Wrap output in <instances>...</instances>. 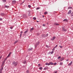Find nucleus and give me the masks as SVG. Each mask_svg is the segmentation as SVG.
<instances>
[{
    "mask_svg": "<svg viewBox=\"0 0 73 73\" xmlns=\"http://www.w3.org/2000/svg\"><path fill=\"white\" fill-rule=\"evenodd\" d=\"M27 73H29V70H27V71H26Z\"/></svg>",
    "mask_w": 73,
    "mask_h": 73,
    "instance_id": "nucleus-38",
    "label": "nucleus"
},
{
    "mask_svg": "<svg viewBox=\"0 0 73 73\" xmlns=\"http://www.w3.org/2000/svg\"><path fill=\"white\" fill-rule=\"evenodd\" d=\"M55 38H56V36H53L52 38L51 39V40H52V41H53L54 40Z\"/></svg>",
    "mask_w": 73,
    "mask_h": 73,
    "instance_id": "nucleus-2",
    "label": "nucleus"
},
{
    "mask_svg": "<svg viewBox=\"0 0 73 73\" xmlns=\"http://www.w3.org/2000/svg\"><path fill=\"white\" fill-rule=\"evenodd\" d=\"M46 47H47V48H50V46L46 45Z\"/></svg>",
    "mask_w": 73,
    "mask_h": 73,
    "instance_id": "nucleus-28",
    "label": "nucleus"
},
{
    "mask_svg": "<svg viewBox=\"0 0 73 73\" xmlns=\"http://www.w3.org/2000/svg\"><path fill=\"white\" fill-rule=\"evenodd\" d=\"M23 16L24 17H27V15L25 14L23 15Z\"/></svg>",
    "mask_w": 73,
    "mask_h": 73,
    "instance_id": "nucleus-22",
    "label": "nucleus"
},
{
    "mask_svg": "<svg viewBox=\"0 0 73 73\" xmlns=\"http://www.w3.org/2000/svg\"><path fill=\"white\" fill-rule=\"evenodd\" d=\"M3 67L0 70V72H2V70H3Z\"/></svg>",
    "mask_w": 73,
    "mask_h": 73,
    "instance_id": "nucleus-23",
    "label": "nucleus"
},
{
    "mask_svg": "<svg viewBox=\"0 0 73 73\" xmlns=\"http://www.w3.org/2000/svg\"><path fill=\"white\" fill-rule=\"evenodd\" d=\"M55 48L54 47L52 49V50L53 51H54V50H55Z\"/></svg>",
    "mask_w": 73,
    "mask_h": 73,
    "instance_id": "nucleus-34",
    "label": "nucleus"
},
{
    "mask_svg": "<svg viewBox=\"0 0 73 73\" xmlns=\"http://www.w3.org/2000/svg\"><path fill=\"white\" fill-rule=\"evenodd\" d=\"M39 69H40V70H42V67H40L39 68Z\"/></svg>",
    "mask_w": 73,
    "mask_h": 73,
    "instance_id": "nucleus-25",
    "label": "nucleus"
},
{
    "mask_svg": "<svg viewBox=\"0 0 73 73\" xmlns=\"http://www.w3.org/2000/svg\"><path fill=\"white\" fill-rule=\"evenodd\" d=\"M22 36V34H20V37L21 38V36Z\"/></svg>",
    "mask_w": 73,
    "mask_h": 73,
    "instance_id": "nucleus-43",
    "label": "nucleus"
},
{
    "mask_svg": "<svg viewBox=\"0 0 73 73\" xmlns=\"http://www.w3.org/2000/svg\"><path fill=\"white\" fill-rule=\"evenodd\" d=\"M42 37H46V36L45 35H42Z\"/></svg>",
    "mask_w": 73,
    "mask_h": 73,
    "instance_id": "nucleus-15",
    "label": "nucleus"
},
{
    "mask_svg": "<svg viewBox=\"0 0 73 73\" xmlns=\"http://www.w3.org/2000/svg\"><path fill=\"white\" fill-rule=\"evenodd\" d=\"M60 24L57 23H55L54 24V25H59Z\"/></svg>",
    "mask_w": 73,
    "mask_h": 73,
    "instance_id": "nucleus-5",
    "label": "nucleus"
},
{
    "mask_svg": "<svg viewBox=\"0 0 73 73\" xmlns=\"http://www.w3.org/2000/svg\"><path fill=\"white\" fill-rule=\"evenodd\" d=\"M42 16L43 17H44V16L42 15Z\"/></svg>",
    "mask_w": 73,
    "mask_h": 73,
    "instance_id": "nucleus-57",
    "label": "nucleus"
},
{
    "mask_svg": "<svg viewBox=\"0 0 73 73\" xmlns=\"http://www.w3.org/2000/svg\"><path fill=\"white\" fill-rule=\"evenodd\" d=\"M2 20H3V19L0 18V21H2Z\"/></svg>",
    "mask_w": 73,
    "mask_h": 73,
    "instance_id": "nucleus-42",
    "label": "nucleus"
},
{
    "mask_svg": "<svg viewBox=\"0 0 73 73\" xmlns=\"http://www.w3.org/2000/svg\"><path fill=\"white\" fill-rule=\"evenodd\" d=\"M71 16H73V11L71 14Z\"/></svg>",
    "mask_w": 73,
    "mask_h": 73,
    "instance_id": "nucleus-26",
    "label": "nucleus"
},
{
    "mask_svg": "<svg viewBox=\"0 0 73 73\" xmlns=\"http://www.w3.org/2000/svg\"><path fill=\"white\" fill-rule=\"evenodd\" d=\"M64 58H62L60 60V61H62L64 60Z\"/></svg>",
    "mask_w": 73,
    "mask_h": 73,
    "instance_id": "nucleus-12",
    "label": "nucleus"
},
{
    "mask_svg": "<svg viewBox=\"0 0 73 73\" xmlns=\"http://www.w3.org/2000/svg\"><path fill=\"white\" fill-rule=\"evenodd\" d=\"M56 64H57V63H54V64L53 63V65H56Z\"/></svg>",
    "mask_w": 73,
    "mask_h": 73,
    "instance_id": "nucleus-30",
    "label": "nucleus"
},
{
    "mask_svg": "<svg viewBox=\"0 0 73 73\" xmlns=\"http://www.w3.org/2000/svg\"><path fill=\"white\" fill-rule=\"evenodd\" d=\"M57 72L56 71L55 72V73H57Z\"/></svg>",
    "mask_w": 73,
    "mask_h": 73,
    "instance_id": "nucleus-54",
    "label": "nucleus"
},
{
    "mask_svg": "<svg viewBox=\"0 0 73 73\" xmlns=\"http://www.w3.org/2000/svg\"><path fill=\"white\" fill-rule=\"evenodd\" d=\"M62 29L63 31H64V32H66V31H67V30H66V29H65V28H64V27H62Z\"/></svg>",
    "mask_w": 73,
    "mask_h": 73,
    "instance_id": "nucleus-3",
    "label": "nucleus"
},
{
    "mask_svg": "<svg viewBox=\"0 0 73 73\" xmlns=\"http://www.w3.org/2000/svg\"><path fill=\"white\" fill-rule=\"evenodd\" d=\"M38 65V66H40V64H39Z\"/></svg>",
    "mask_w": 73,
    "mask_h": 73,
    "instance_id": "nucleus-55",
    "label": "nucleus"
},
{
    "mask_svg": "<svg viewBox=\"0 0 73 73\" xmlns=\"http://www.w3.org/2000/svg\"><path fill=\"white\" fill-rule=\"evenodd\" d=\"M46 69H48V68H44V70H46Z\"/></svg>",
    "mask_w": 73,
    "mask_h": 73,
    "instance_id": "nucleus-35",
    "label": "nucleus"
},
{
    "mask_svg": "<svg viewBox=\"0 0 73 73\" xmlns=\"http://www.w3.org/2000/svg\"><path fill=\"white\" fill-rule=\"evenodd\" d=\"M66 61H69V60H68V59H67V60H66Z\"/></svg>",
    "mask_w": 73,
    "mask_h": 73,
    "instance_id": "nucleus-52",
    "label": "nucleus"
},
{
    "mask_svg": "<svg viewBox=\"0 0 73 73\" xmlns=\"http://www.w3.org/2000/svg\"><path fill=\"white\" fill-rule=\"evenodd\" d=\"M48 12H47V11H46L44 13V15H47V14H48Z\"/></svg>",
    "mask_w": 73,
    "mask_h": 73,
    "instance_id": "nucleus-20",
    "label": "nucleus"
},
{
    "mask_svg": "<svg viewBox=\"0 0 73 73\" xmlns=\"http://www.w3.org/2000/svg\"><path fill=\"white\" fill-rule=\"evenodd\" d=\"M60 58H61V56H59L58 58V59H60Z\"/></svg>",
    "mask_w": 73,
    "mask_h": 73,
    "instance_id": "nucleus-40",
    "label": "nucleus"
},
{
    "mask_svg": "<svg viewBox=\"0 0 73 73\" xmlns=\"http://www.w3.org/2000/svg\"><path fill=\"white\" fill-rule=\"evenodd\" d=\"M68 9H72V7H69L68 8Z\"/></svg>",
    "mask_w": 73,
    "mask_h": 73,
    "instance_id": "nucleus-36",
    "label": "nucleus"
},
{
    "mask_svg": "<svg viewBox=\"0 0 73 73\" xmlns=\"http://www.w3.org/2000/svg\"><path fill=\"white\" fill-rule=\"evenodd\" d=\"M1 16H4V13H1Z\"/></svg>",
    "mask_w": 73,
    "mask_h": 73,
    "instance_id": "nucleus-21",
    "label": "nucleus"
},
{
    "mask_svg": "<svg viewBox=\"0 0 73 73\" xmlns=\"http://www.w3.org/2000/svg\"><path fill=\"white\" fill-rule=\"evenodd\" d=\"M5 63V62H3V63L2 64V65H3Z\"/></svg>",
    "mask_w": 73,
    "mask_h": 73,
    "instance_id": "nucleus-41",
    "label": "nucleus"
},
{
    "mask_svg": "<svg viewBox=\"0 0 73 73\" xmlns=\"http://www.w3.org/2000/svg\"><path fill=\"white\" fill-rule=\"evenodd\" d=\"M59 65H62V63L60 62Z\"/></svg>",
    "mask_w": 73,
    "mask_h": 73,
    "instance_id": "nucleus-31",
    "label": "nucleus"
},
{
    "mask_svg": "<svg viewBox=\"0 0 73 73\" xmlns=\"http://www.w3.org/2000/svg\"><path fill=\"white\" fill-rule=\"evenodd\" d=\"M43 27H45V25L44 24H43Z\"/></svg>",
    "mask_w": 73,
    "mask_h": 73,
    "instance_id": "nucleus-47",
    "label": "nucleus"
},
{
    "mask_svg": "<svg viewBox=\"0 0 73 73\" xmlns=\"http://www.w3.org/2000/svg\"><path fill=\"white\" fill-rule=\"evenodd\" d=\"M24 3V1L22 3V4Z\"/></svg>",
    "mask_w": 73,
    "mask_h": 73,
    "instance_id": "nucleus-53",
    "label": "nucleus"
},
{
    "mask_svg": "<svg viewBox=\"0 0 73 73\" xmlns=\"http://www.w3.org/2000/svg\"><path fill=\"white\" fill-rule=\"evenodd\" d=\"M0 73H2V71H0Z\"/></svg>",
    "mask_w": 73,
    "mask_h": 73,
    "instance_id": "nucleus-56",
    "label": "nucleus"
},
{
    "mask_svg": "<svg viewBox=\"0 0 73 73\" xmlns=\"http://www.w3.org/2000/svg\"><path fill=\"white\" fill-rule=\"evenodd\" d=\"M40 9V8L39 7H38L36 8V9H37V10L38 9Z\"/></svg>",
    "mask_w": 73,
    "mask_h": 73,
    "instance_id": "nucleus-45",
    "label": "nucleus"
},
{
    "mask_svg": "<svg viewBox=\"0 0 73 73\" xmlns=\"http://www.w3.org/2000/svg\"><path fill=\"white\" fill-rule=\"evenodd\" d=\"M33 29H34V28H31L30 30L31 31H33Z\"/></svg>",
    "mask_w": 73,
    "mask_h": 73,
    "instance_id": "nucleus-32",
    "label": "nucleus"
},
{
    "mask_svg": "<svg viewBox=\"0 0 73 73\" xmlns=\"http://www.w3.org/2000/svg\"><path fill=\"white\" fill-rule=\"evenodd\" d=\"M57 45H56V46L54 47V48H56V47H57Z\"/></svg>",
    "mask_w": 73,
    "mask_h": 73,
    "instance_id": "nucleus-49",
    "label": "nucleus"
},
{
    "mask_svg": "<svg viewBox=\"0 0 73 73\" xmlns=\"http://www.w3.org/2000/svg\"><path fill=\"white\" fill-rule=\"evenodd\" d=\"M6 1L7 0H3V2H4V3H5V2H6Z\"/></svg>",
    "mask_w": 73,
    "mask_h": 73,
    "instance_id": "nucleus-29",
    "label": "nucleus"
},
{
    "mask_svg": "<svg viewBox=\"0 0 73 73\" xmlns=\"http://www.w3.org/2000/svg\"><path fill=\"white\" fill-rule=\"evenodd\" d=\"M18 42V40L15 41L14 42V44H16V43H17V42Z\"/></svg>",
    "mask_w": 73,
    "mask_h": 73,
    "instance_id": "nucleus-27",
    "label": "nucleus"
},
{
    "mask_svg": "<svg viewBox=\"0 0 73 73\" xmlns=\"http://www.w3.org/2000/svg\"><path fill=\"white\" fill-rule=\"evenodd\" d=\"M16 3V1H12V3H13V4H15Z\"/></svg>",
    "mask_w": 73,
    "mask_h": 73,
    "instance_id": "nucleus-11",
    "label": "nucleus"
},
{
    "mask_svg": "<svg viewBox=\"0 0 73 73\" xmlns=\"http://www.w3.org/2000/svg\"><path fill=\"white\" fill-rule=\"evenodd\" d=\"M71 29H72V30H73V27H71Z\"/></svg>",
    "mask_w": 73,
    "mask_h": 73,
    "instance_id": "nucleus-44",
    "label": "nucleus"
},
{
    "mask_svg": "<svg viewBox=\"0 0 73 73\" xmlns=\"http://www.w3.org/2000/svg\"><path fill=\"white\" fill-rule=\"evenodd\" d=\"M21 34H22V33H23V31H21Z\"/></svg>",
    "mask_w": 73,
    "mask_h": 73,
    "instance_id": "nucleus-51",
    "label": "nucleus"
},
{
    "mask_svg": "<svg viewBox=\"0 0 73 73\" xmlns=\"http://www.w3.org/2000/svg\"><path fill=\"white\" fill-rule=\"evenodd\" d=\"M28 7L29 8H31V6L30 5H28Z\"/></svg>",
    "mask_w": 73,
    "mask_h": 73,
    "instance_id": "nucleus-24",
    "label": "nucleus"
},
{
    "mask_svg": "<svg viewBox=\"0 0 73 73\" xmlns=\"http://www.w3.org/2000/svg\"><path fill=\"white\" fill-rule=\"evenodd\" d=\"M46 65H47L48 66H49V65H50V63H46Z\"/></svg>",
    "mask_w": 73,
    "mask_h": 73,
    "instance_id": "nucleus-13",
    "label": "nucleus"
},
{
    "mask_svg": "<svg viewBox=\"0 0 73 73\" xmlns=\"http://www.w3.org/2000/svg\"><path fill=\"white\" fill-rule=\"evenodd\" d=\"M63 21H66V22H68V20L66 19H65Z\"/></svg>",
    "mask_w": 73,
    "mask_h": 73,
    "instance_id": "nucleus-16",
    "label": "nucleus"
},
{
    "mask_svg": "<svg viewBox=\"0 0 73 73\" xmlns=\"http://www.w3.org/2000/svg\"><path fill=\"white\" fill-rule=\"evenodd\" d=\"M39 44H40V42H38L36 44V46H37V45H39Z\"/></svg>",
    "mask_w": 73,
    "mask_h": 73,
    "instance_id": "nucleus-8",
    "label": "nucleus"
},
{
    "mask_svg": "<svg viewBox=\"0 0 73 73\" xmlns=\"http://www.w3.org/2000/svg\"><path fill=\"white\" fill-rule=\"evenodd\" d=\"M54 53V51H53L50 52V53H51V54H53Z\"/></svg>",
    "mask_w": 73,
    "mask_h": 73,
    "instance_id": "nucleus-18",
    "label": "nucleus"
},
{
    "mask_svg": "<svg viewBox=\"0 0 73 73\" xmlns=\"http://www.w3.org/2000/svg\"><path fill=\"white\" fill-rule=\"evenodd\" d=\"M2 58V56H1L0 57V59H1V58Z\"/></svg>",
    "mask_w": 73,
    "mask_h": 73,
    "instance_id": "nucleus-50",
    "label": "nucleus"
},
{
    "mask_svg": "<svg viewBox=\"0 0 73 73\" xmlns=\"http://www.w3.org/2000/svg\"><path fill=\"white\" fill-rule=\"evenodd\" d=\"M7 58H8V57H7V58H5V59L4 60L3 62H5V61H6V60H7Z\"/></svg>",
    "mask_w": 73,
    "mask_h": 73,
    "instance_id": "nucleus-19",
    "label": "nucleus"
},
{
    "mask_svg": "<svg viewBox=\"0 0 73 73\" xmlns=\"http://www.w3.org/2000/svg\"><path fill=\"white\" fill-rule=\"evenodd\" d=\"M49 64H50V65H53V63L51 62H49Z\"/></svg>",
    "mask_w": 73,
    "mask_h": 73,
    "instance_id": "nucleus-6",
    "label": "nucleus"
},
{
    "mask_svg": "<svg viewBox=\"0 0 73 73\" xmlns=\"http://www.w3.org/2000/svg\"><path fill=\"white\" fill-rule=\"evenodd\" d=\"M13 29V27H10V29Z\"/></svg>",
    "mask_w": 73,
    "mask_h": 73,
    "instance_id": "nucleus-48",
    "label": "nucleus"
},
{
    "mask_svg": "<svg viewBox=\"0 0 73 73\" xmlns=\"http://www.w3.org/2000/svg\"><path fill=\"white\" fill-rule=\"evenodd\" d=\"M72 63H73V62L71 61L70 63L68 64V66H70V65L72 64Z\"/></svg>",
    "mask_w": 73,
    "mask_h": 73,
    "instance_id": "nucleus-4",
    "label": "nucleus"
},
{
    "mask_svg": "<svg viewBox=\"0 0 73 73\" xmlns=\"http://www.w3.org/2000/svg\"><path fill=\"white\" fill-rule=\"evenodd\" d=\"M18 64V62H17L14 61L13 63L12 64L14 66H16Z\"/></svg>",
    "mask_w": 73,
    "mask_h": 73,
    "instance_id": "nucleus-1",
    "label": "nucleus"
},
{
    "mask_svg": "<svg viewBox=\"0 0 73 73\" xmlns=\"http://www.w3.org/2000/svg\"><path fill=\"white\" fill-rule=\"evenodd\" d=\"M5 8H9V7L8 6H7V5H5Z\"/></svg>",
    "mask_w": 73,
    "mask_h": 73,
    "instance_id": "nucleus-14",
    "label": "nucleus"
},
{
    "mask_svg": "<svg viewBox=\"0 0 73 73\" xmlns=\"http://www.w3.org/2000/svg\"><path fill=\"white\" fill-rule=\"evenodd\" d=\"M59 46L60 48H62V46Z\"/></svg>",
    "mask_w": 73,
    "mask_h": 73,
    "instance_id": "nucleus-46",
    "label": "nucleus"
},
{
    "mask_svg": "<svg viewBox=\"0 0 73 73\" xmlns=\"http://www.w3.org/2000/svg\"><path fill=\"white\" fill-rule=\"evenodd\" d=\"M72 12V11L71 10H70L68 13V14H70Z\"/></svg>",
    "mask_w": 73,
    "mask_h": 73,
    "instance_id": "nucleus-7",
    "label": "nucleus"
},
{
    "mask_svg": "<svg viewBox=\"0 0 73 73\" xmlns=\"http://www.w3.org/2000/svg\"><path fill=\"white\" fill-rule=\"evenodd\" d=\"M33 48H29L28 49V51H31V50H32V49H33Z\"/></svg>",
    "mask_w": 73,
    "mask_h": 73,
    "instance_id": "nucleus-9",
    "label": "nucleus"
},
{
    "mask_svg": "<svg viewBox=\"0 0 73 73\" xmlns=\"http://www.w3.org/2000/svg\"><path fill=\"white\" fill-rule=\"evenodd\" d=\"M11 53H12L10 52L9 54L7 56V57H10L11 54Z\"/></svg>",
    "mask_w": 73,
    "mask_h": 73,
    "instance_id": "nucleus-10",
    "label": "nucleus"
},
{
    "mask_svg": "<svg viewBox=\"0 0 73 73\" xmlns=\"http://www.w3.org/2000/svg\"><path fill=\"white\" fill-rule=\"evenodd\" d=\"M37 22H39V21H37Z\"/></svg>",
    "mask_w": 73,
    "mask_h": 73,
    "instance_id": "nucleus-58",
    "label": "nucleus"
},
{
    "mask_svg": "<svg viewBox=\"0 0 73 73\" xmlns=\"http://www.w3.org/2000/svg\"><path fill=\"white\" fill-rule=\"evenodd\" d=\"M33 19L34 20H36V18L35 17H34L33 18Z\"/></svg>",
    "mask_w": 73,
    "mask_h": 73,
    "instance_id": "nucleus-37",
    "label": "nucleus"
},
{
    "mask_svg": "<svg viewBox=\"0 0 73 73\" xmlns=\"http://www.w3.org/2000/svg\"><path fill=\"white\" fill-rule=\"evenodd\" d=\"M28 32V31L27 30V31H25L24 32V33H27Z\"/></svg>",
    "mask_w": 73,
    "mask_h": 73,
    "instance_id": "nucleus-33",
    "label": "nucleus"
},
{
    "mask_svg": "<svg viewBox=\"0 0 73 73\" xmlns=\"http://www.w3.org/2000/svg\"><path fill=\"white\" fill-rule=\"evenodd\" d=\"M46 37H48V34H47L46 35Z\"/></svg>",
    "mask_w": 73,
    "mask_h": 73,
    "instance_id": "nucleus-39",
    "label": "nucleus"
},
{
    "mask_svg": "<svg viewBox=\"0 0 73 73\" xmlns=\"http://www.w3.org/2000/svg\"><path fill=\"white\" fill-rule=\"evenodd\" d=\"M27 63V61H26V60H25L23 62V63L24 64H26Z\"/></svg>",
    "mask_w": 73,
    "mask_h": 73,
    "instance_id": "nucleus-17",
    "label": "nucleus"
}]
</instances>
